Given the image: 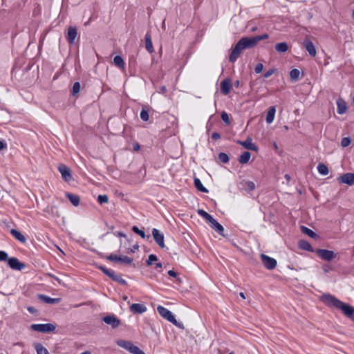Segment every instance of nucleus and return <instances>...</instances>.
<instances>
[{"instance_id": "obj_1", "label": "nucleus", "mask_w": 354, "mask_h": 354, "mask_svg": "<svg viewBox=\"0 0 354 354\" xmlns=\"http://www.w3.org/2000/svg\"><path fill=\"white\" fill-rule=\"evenodd\" d=\"M321 300L328 306L341 310L345 316L354 321V307L352 306L342 302L330 294H324L321 297Z\"/></svg>"}, {"instance_id": "obj_2", "label": "nucleus", "mask_w": 354, "mask_h": 354, "mask_svg": "<svg viewBox=\"0 0 354 354\" xmlns=\"http://www.w3.org/2000/svg\"><path fill=\"white\" fill-rule=\"evenodd\" d=\"M257 44L255 37H243L235 45L230 55L229 60L230 62L236 61L241 51L245 48H252Z\"/></svg>"}, {"instance_id": "obj_3", "label": "nucleus", "mask_w": 354, "mask_h": 354, "mask_svg": "<svg viewBox=\"0 0 354 354\" xmlns=\"http://www.w3.org/2000/svg\"><path fill=\"white\" fill-rule=\"evenodd\" d=\"M30 329L41 333H48L54 332L56 329V326L53 324H33L30 325Z\"/></svg>"}, {"instance_id": "obj_4", "label": "nucleus", "mask_w": 354, "mask_h": 354, "mask_svg": "<svg viewBox=\"0 0 354 354\" xmlns=\"http://www.w3.org/2000/svg\"><path fill=\"white\" fill-rule=\"evenodd\" d=\"M100 269L107 276H109L113 281H117L121 285H127V283L126 280H124L121 274H118L115 272L114 270L111 269L106 268L105 267L100 266Z\"/></svg>"}, {"instance_id": "obj_5", "label": "nucleus", "mask_w": 354, "mask_h": 354, "mask_svg": "<svg viewBox=\"0 0 354 354\" xmlns=\"http://www.w3.org/2000/svg\"><path fill=\"white\" fill-rule=\"evenodd\" d=\"M157 311L161 317L166 319L172 324H176L175 322H176V319L173 313L169 310L162 306H158L157 307Z\"/></svg>"}, {"instance_id": "obj_6", "label": "nucleus", "mask_w": 354, "mask_h": 354, "mask_svg": "<svg viewBox=\"0 0 354 354\" xmlns=\"http://www.w3.org/2000/svg\"><path fill=\"white\" fill-rule=\"evenodd\" d=\"M316 254L322 259L326 261H331L335 259L337 254L332 250L326 249H317Z\"/></svg>"}, {"instance_id": "obj_7", "label": "nucleus", "mask_w": 354, "mask_h": 354, "mask_svg": "<svg viewBox=\"0 0 354 354\" xmlns=\"http://www.w3.org/2000/svg\"><path fill=\"white\" fill-rule=\"evenodd\" d=\"M261 259L262 261V263L265 266L266 268L268 270H272L274 269L277 264V262L276 259L274 258H272L266 254H261Z\"/></svg>"}, {"instance_id": "obj_8", "label": "nucleus", "mask_w": 354, "mask_h": 354, "mask_svg": "<svg viewBox=\"0 0 354 354\" xmlns=\"http://www.w3.org/2000/svg\"><path fill=\"white\" fill-rule=\"evenodd\" d=\"M152 236L154 241L160 248H164L165 247L164 242V235L159 230L153 228L152 230Z\"/></svg>"}, {"instance_id": "obj_9", "label": "nucleus", "mask_w": 354, "mask_h": 354, "mask_svg": "<svg viewBox=\"0 0 354 354\" xmlns=\"http://www.w3.org/2000/svg\"><path fill=\"white\" fill-rule=\"evenodd\" d=\"M8 264L10 268L15 270H21L26 266L24 263H21L16 257H11L8 259Z\"/></svg>"}, {"instance_id": "obj_10", "label": "nucleus", "mask_w": 354, "mask_h": 354, "mask_svg": "<svg viewBox=\"0 0 354 354\" xmlns=\"http://www.w3.org/2000/svg\"><path fill=\"white\" fill-rule=\"evenodd\" d=\"M104 323L111 326L113 328H115L120 325V320L114 315H107L102 318Z\"/></svg>"}, {"instance_id": "obj_11", "label": "nucleus", "mask_w": 354, "mask_h": 354, "mask_svg": "<svg viewBox=\"0 0 354 354\" xmlns=\"http://www.w3.org/2000/svg\"><path fill=\"white\" fill-rule=\"evenodd\" d=\"M58 169L62 175V178L68 182L72 179V175L70 169L64 164H60L58 167Z\"/></svg>"}, {"instance_id": "obj_12", "label": "nucleus", "mask_w": 354, "mask_h": 354, "mask_svg": "<svg viewBox=\"0 0 354 354\" xmlns=\"http://www.w3.org/2000/svg\"><path fill=\"white\" fill-rule=\"evenodd\" d=\"M337 180L340 183L347 184L348 185H354V174L346 173L337 178Z\"/></svg>"}, {"instance_id": "obj_13", "label": "nucleus", "mask_w": 354, "mask_h": 354, "mask_svg": "<svg viewBox=\"0 0 354 354\" xmlns=\"http://www.w3.org/2000/svg\"><path fill=\"white\" fill-rule=\"evenodd\" d=\"M303 46L308 51L309 55L311 57H315L317 54V50L315 45L308 38H306L303 41Z\"/></svg>"}, {"instance_id": "obj_14", "label": "nucleus", "mask_w": 354, "mask_h": 354, "mask_svg": "<svg viewBox=\"0 0 354 354\" xmlns=\"http://www.w3.org/2000/svg\"><path fill=\"white\" fill-rule=\"evenodd\" d=\"M236 142L243 146L245 149L254 151H258V147L252 142V139L248 137L245 140H237Z\"/></svg>"}, {"instance_id": "obj_15", "label": "nucleus", "mask_w": 354, "mask_h": 354, "mask_svg": "<svg viewBox=\"0 0 354 354\" xmlns=\"http://www.w3.org/2000/svg\"><path fill=\"white\" fill-rule=\"evenodd\" d=\"M129 309L134 314H142L147 311V308L142 304H133L130 306Z\"/></svg>"}, {"instance_id": "obj_16", "label": "nucleus", "mask_w": 354, "mask_h": 354, "mask_svg": "<svg viewBox=\"0 0 354 354\" xmlns=\"http://www.w3.org/2000/svg\"><path fill=\"white\" fill-rule=\"evenodd\" d=\"M77 35V30L75 27H68L66 38L70 44H73L75 43Z\"/></svg>"}, {"instance_id": "obj_17", "label": "nucleus", "mask_w": 354, "mask_h": 354, "mask_svg": "<svg viewBox=\"0 0 354 354\" xmlns=\"http://www.w3.org/2000/svg\"><path fill=\"white\" fill-rule=\"evenodd\" d=\"M117 344L129 352L132 353L136 346L133 345L130 341L120 339L117 342Z\"/></svg>"}, {"instance_id": "obj_18", "label": "nucleus", "mask_w": 354, "mask_h": 354, "mask_svg": "<svg viewBox=\"0 0 354 354\" xmlns=\"http://www.w3.org/2000/svg\"><path fill=\"white\" fill-rule=\"evenodd\" d=\"M209 223H210V226L212 228H213L220 235L224 236V227L216 219L212 218V219H211V221H209Z\"/></svg>"}, {"instance_id": "obj_19", "label": "nucleus", "mask_w": 354, "mask_h": 354, "mask_svg": "<svg viewBox=\"0 0 354 354\" xmlns=\"http://www.w3.org/2000/svg\"><path fill=\"white\" fill-rule=\"evenodd\" d=\"M232 88L231 81L229 79H225L221 83V90L223 94L227 95L230 93Z\"/></svg>"}, {"instance_id": "obj_20", "label": "nucleus", "mask_w": 354, "mask_h": 354, "mask_svg": "<svg viewBox=\"0 0 354 354\" xmlns=\"http://www.w3.org/2000/svg\"><path fill=\"white\" fill-rule=\"evenodd\" d=\"M337 112L340 115L344 114L347 109L345 101L340 98L337 100Z\"/></svg>"}, {"instance_id": "obj_21", "label": "nucleus", "mask_w": 354, "mask_h": 354, "mask_svg": "<svg viewBox=\"0 0 354 354\" xmlns=\"http://www.w3.org/2000/svg\"><path fill=\"white\" fill-rule=\"evenodd\" d=\"M275 113H276L275 106H270L268 109V111L267 115H266V122L268 124H271L273 122L274 119Z\"/></svg>"}, {"instance_id": "obj_22", "label": "nucleus", "mask_w": 354, "mask_h": 354, "mask_svg": "<svg viewBox=\"0 0 354 354\" xmlns=\"http://www.w3.org/2000/svg\"><path fill=\"white\" fill-rule=\"evenodd\" d=\"M145 48L149 53L153 52V47L152 44L151 35L149 32H147L145 35Z\"/></svg>"}, {"instance_id": "obj_23", "label": "nucleus", "mask_w": 354, "mask_h": 354, "mask_svg": "<svg viewBox=\"0 0 354 354\" xmlns=\"http://www.w3.org/2000/svg\"><path fill=\"white\" fill-rule=\"evenodd\" d=\"M10 234L21 243H25L26 241V237L17 230L12 229Z\"/></svg>"}, {"instance_id": "obj_24", "label": "nucleus", "mask_w": 354, "mask_h": 354, "mask_svg": "<svg viewBox=\"0 0 354 354\" xmlns=\"http://www.w3.org/2000/svg\"><path fill=\"white\" fill-rule=\"evenodd\" d=\"M113 64L118 68L124 70L125 68V63L123 58L120 55H116L113 58Z\"/></svg>"}, {"instance_id": "obj_25", "label": "nucleus", "mask_w": 354, "mask_h": 354, "mask_svg": "<svg viewBox=\"0 0 354 354\" xmlns=\"http://www.w3.org/2000/svg\"><path fill=\"white\" fill-rule=\"evenodd\" d=\"M288 46L286 42L278 43L275 45V50L279 53H285L288 50Z\"/></svg>"}, {"instance_id": "obj_26", "label": "nucleus", "mask_w": 354, "mask_h": 354, "mask_svg": "<svg viewBox=\"0 0 354 354\" xmlns=\"http://www.w3.org/2000/svg\"><path fill=\"white\" fill-rule=\"evenodd\" d=\"M251 158V153L249 151L243 152L239 158V162L241 164H245L248 162Z\"/></svg>"}, {"instance_id": "obj_27", "label": "nucleus", "mask_w": 354, "mask_h": 354, "mask_svg": "<svg viewBox=\"0 0 354 354\" xmlns=\"http://www.w3.org/2000/svg\"><path fill=\"white\" fill-rule=\"evenodd\" d=\"M66 196L70 202L74 206H77L80 204V198L77 195L73 194H67Z\"/></svg>"}, {"instance_id": "obj_28", "label": "nucleus", "mask_w": 354, "mask_h": 354, "mask_svg": "<svg viewBox=\"0 0 354 354\" xmlns=\"http://www.w3.org/2000/svg\"><path fill=\"white\" fill-rule=\"evenodd\" d=\"M39 298L46 304H56L58 303L60 299L59 298H51L48 296L44 295H39Z\"/></svg>"}, {"instance_id": "obj_29", "label": "nucleus", "mask_w": 354, "mask_h": 354, "mask_svg": "<svg viewBox=\"0 0 354 354\" xmlns=\"http://www.w3.org/2000/svg\"><path fill=\"white\" fill-rule=\"evenodd\" d=\"M194 186L196 187V188L198 190H199V191H201V192H202L203 193H207L208 192V189L203 186V185L202 184L201 180L199 178H194Z\"/></svg>"}, {"instance_id": "obj_30", "label": "nucleus", "mask_w": 354, "mask_h": 354, "mask_svg": "<svg viewBox=\"0 0 354 354\" xmlns=\"http://www.w3.org/2000/svg\"><path fill=\"white\" fill-rule=\"evenodd\" d=\"M35 348L37 354H49L48 350L40 343L35 344Z\"/></svg>"}, {"instance_id": "obj_31", "label": "nucleus", "mask_w": 354, "mask_h": 354, "mask_svg": "<svg viewBox=\"0 0 354 354\" xmlns=\"http://www.w3.org/2000/svg\"><path fill=\"white\" fill-rule=\"evenodd\" d=\"M317 170L320 174L324 175V176L327 175L329 172V170H328V168L327 167V166L323 163L318 164Z\"/></svg>"}, {"instance_id": "obj_32", "label": "nucleus", "mask_w": 354, "mask_h": 354, "mask_svg": "<svg viewBox=\"0 0 354 354\" xmlns=\"http://www.w3.org/2000/svg\"><path fill=\"white\" fill-rule=\"evenodd\" d=\"M299 247L306 251L313 252V249L309 242L307 241H301L299 242Z\"/></svg>"}, {"instance_id": "obj_33", "label": "nucleus", "mask_w": 354, "mask_h": 354, "mask_svg": "<svg viewBox=\"0 0 354 354\" xmlns=\"http://www.w3.org/2000/svg\"><path fill=\"white\" fill-rule=\"evenodd\" d=\"M301 229L303 233L311 238H315L317 236V234L307 227L301 226Z\"/></svg>"}, {"instance_id": "obj_34", "label": "nucleus", "mask_w": 354, "mask_h": 354, "mask_svg": "<svg viewBox=\"0 0 354 354\" xmlns=\"http://www.w3.org/2000/svg\"><path fill=\"white\" fill-rule=\"evenodd\" d=\"M132 230L133 232H135L136 234L140 235L142 239H149L150 238V236L148 235L147 236L145 233L144 231L140 230L137 226H133L132 227Z\"/></svg>"}, {"instance_id": "obj_35", "label": "nucleus", "mask_w": 354, "mask_h": 354, "mask_svg": "<svg viewBox=\"0 0 354 354\" xmlns=\"http://www.w3.org/2000/svg\"><path fill=\"white\" fill-rule=\"evenodd\" d=\"M197 212L201 216H202L203 218H205L208 222L211 221V219H212V218H213L209 214H208L207 212H205L203 209H200L198 210Z\"/></svg>"}, {"instance_id": "obj_36", "label": "nucleus", "mask_w": 354, "mask_h": 354, "mask_svg": "<svg viewBox=\"0 0 354 354\" xmlns=\"http://www.w3.org/2000/svg\"><path fill=\"white\" fill-rule=\"evenodd\" d=\"M299 75L300 71L297 68L292 69L290 72V78L294 81L297 80L299 78Z\"/></svg>"}, {"instance_id": "obj_37", "label": "nucleus", "mask_w": 354, "mask_h": 354, "mask_svg": "<svg viewBox=\"0 0 354 354\" xmlns=\"http://www.w3.org/2000/svg\"><path fill=\"white\" fill-rule=\"evenodd\" d=\"M218 159L223 163H227L229 161V156L227 153L221 152L218 154Z\"/></svg>"}, {"instance_id": "obj_38", "label": "nucleus", "mask_w": 354, "mask_h": 354, "mask_svg": "<svg viewBox=\"0 0 354 354\" xmlns=\"http://www.w3.org/2000/svg\"><path fill=\"white\" fill-rule=\"evenodd\" d=\"M140 115V118L145 122L148 121L149 119V112L147 110H145V109H142Z\"/></svg>"}, {"instance_id": "obj_39", "label": "nucleus", "mask_w": 354, "mask_h": 354, "mask_svg": "<svg viewBox=\"0 0 354 354\" xmlns=\"http://www.w3.org/2000/svg\"><path fill=\"white\" fill-rule=\"evenodd\" d=\"M158 261V257L156 255L151 254L148 257V259L147 260V266H151L155 261Z\"/></svg>"}, {"instance_id": "obj_40", "label": "nucleus", "mask_w": 354, "mask_h": 354, "mask_svg": "<svg viewBox=\"0 0 354 354\" xmlns=\"http://www.w3.org/2000/svg\"><path fill=\"white\" fill-rule=\"evenodd\" d=\"M80 84L79 82H75L72 88V95H76L80 91Z\"/></svg>"}, {"instance_id": "obj_41", "label": "nucleus", "mask_w": 354, "mask_h": 354, "mask_svg": "<svg viewBox=\"0 0 354 354\" xmlns=\"http://www.w3.org/2000/svg\"><path fill=\"white\" fill-rule=\"evenodd\" d=\"M119 262H122L123 263L129 265L133 262V259L129 257H127V256H123V257H120V259Z\"/></svg>"}, {"instance_id": "obj_42", "label": "nucleus", "mask_w": 354, "mask_h": 354, "mask_svg": "<svg viewBox=\"0 0 354 354\" xmlns=\"http://www.w3.org/2000/svg\"><path fill=\"white\" fill-rule=\"evenodd\" d=\"M97 202L100 204L107 203L109 202V198L106 195H99L97 196Z\"/></svg>"}, {"instance_id": "obj_43", "label": "nucleus", "mask_w": 354, "mask_h": 354, "mask_svg": "<svg viewBox=\"0 0 354 354\" xmlns=\"http://www.w3.org/2000/svg\"><path fill=\"white\" fill-rule=\"evenodd\" d=\"M221 118L226 124H229L230 123L229 115L225 111H223L221 113Z\"/></svg>"}, {"instance_id": "obj_44", "label": "nucleus", "mask_w": 354, "mask_h": 354, "mask_svg": "<svg viewBox=\"0 0 354 354\" xmlns=\"http://www.w3.org/2000/svg\"><path fill=\"white\" fill-rule=\"evenodd\" d=\"M245 188L248 191H252L255 189V184L252 181H247L245 183Z\"/></svg>"}, {"instance_id": "obj_45", "label": "nucleus", "mask_w": 354, "mask_h": 354, "mask_svg": "<svg viewBox=\"0 0 354 354\" xmlns=\"http://www.w3.org/2000/svg\"><path fill=\"white\" fill-rule=\"evenodd\" d=\"M351 138L349 137H345L342 139L341 145L343 147H348L351 144Z\"/></svg>"}, {"instance_id": "obj_46", "label": "nucleus", "mask_w": 354, "mask_h": 354, "mask_svg": "<svg viewBox=\"0 0 354 354\" xmlns=\"http://www.w3.org/2000/svg\"><path fill=\"white\" fill-rule=\"evenodd\" d=\"M107 259H109L111 261L119 262L120 259V257L118 256L116 254H111L107 257Z\"/></svg>"}, {"instance_id": "obj_47", "label": "nucleus", "mask_w": 354, "mask_h": 354, "mask_svg": "<svg viewBox=\"0 0 354 354\" xmlns=\"http://www.w3.org/2000/svg\"><path fill=\"white\" fill-rule=\"evenodd\" d=\"M322 269L324 270V272L325 273H328L329 272H330L331 270H333V267L332 265L329 264V263H327V264H324L323 266H322Z\"/></svg>"}, {"instance_id": "obj_48", "label": "nucleus", "mask_w": 354, "mask_h": 354, "mask_svg": "<svg viewBox=\"0 0 354 354\" xmlns=\"http://www.w3.org/2000/svg\"><path fill=\"white\" fill-rule=\"evenodd\" d=\"M268 35L265 33L263 35H258V36H255V39L257 40V42L258 43L259 41H261V40H264V39H266L268 38Z\"/></svg>"}, {"instance_id": "obj_49", "label": "nucleus", "mask_w": 354, "mask_h": 354, "mask_svg": "<svg viewBox=\"0 0 354 354\" xmlns=\"http://www.w3.org/2000/svg\"><path fill=\"white\" fill-rule=\"evenodd\" d=\"M263 69V65L262 64H257L254 68V71L256 73H260L262 72Z\"/></svg>"}, {"instance_id": "obj_50", "label": "nucleus", "mask_w": 354, "mask_h": 354, "mask_svg": "<svg viewBox=\"0 0 354 354\" xmlns=\"http://www.w3.org/2000/svg\"><path fill=\"white\" fill-rule=\"evenodd\" d=\"M8 254L4 251H0V261H8Z\"/></svg>"}, {"instance_id": "obj_51", "label": "nucleus", "mask_w": 354, "mask_h": 354, "mask_svg": "<svg viewBox=\"0 0 354 354\" xmlns=\"http://www.w3.org/2000/svg\"><path fill=\"white\" fill-rule=\"evenodd\" d=\"M274 69H270L268 70V71H266L264 75H263V77L265 78H268L270 76H271L274 73Z\"/></svg>"}, {"instance_id": "obj_52", "label": "nucleus", "mask_w": 354, "mask_h": 354, "mask_svg": "<svg viewBox=\"0 0 354 354\" xmlns=\"http://www.w3.org/2000/svg\"><path fill=\"white\" fill-rule=\"evenodd\" d=\"M211 137L212 140H217L221 138V135L218 132H213Z\"/></svg>"}, {"instance_id": "obj_53", "label": "nucleus", "mask_w": 354, "mask_h": 354, "mask_svg": "<svg viewBox=\"0 0 354 354\" xmlns=\"http://www.w3.org/2000/svg\"><path fill=\"white\" fill-rule=\"evenodd\" d=\"M133 354H145L142 350H140L138 346H136L133 351L131 353Z\"/></svg>"}, {"instance_id": "obj_54", "label": "nucleus", "mask_w": 354, "mask_h": 354, "mask_svg": "<svg viewBox=\"0 0 354 354\" xmlns=\"http://www.w3.org/2000/svg\"><path fill=\"white\" fill-rule=\"evenodd\" d=\"M168 274L170 276V277H177V273L172 270H170L168 271Z\"/></svg>"}, {"instance_id": "obj_55", "label": "nucleus", "mask_w": 354, "mask_h": 354, "mask_svg": "<svg viewBox=\"0 0 354 354\" xmlns=\"http://www.w3.org/2000/svg\"><path fill=\"white\" fill-rule=\"evenodd\" d=\"M27 310H28V312H30V313H35L36 312V309L32 307V306H28L27 308Z\"/></svg>"}, {"instance_id": "obj_56", "label": "nucleus", "mask_w": 354, "mask_h": 354, "mask_svg": "<svg viewBox=\"0 0 354 354\" xmlns=\"http://www.w3.org/2000/svg\"><path fill=\"white\" fill-rule=\"evenodd\" d=\"M6 148V144L4 143L3 141L0 140V150H2Z\"/></svg>"}, {"instance_id": "obj_57", "label": "nucleus", "mask_w": 354, "mask_h": 354, "mask_svg": "<svg viewBox=\"0 0 354 354\" xmlns=\"http://www.w3.org/2000/svg\"><path fill=\"white\" fill-rule=\"evenodd\" d=\"M53 279H55V281H57L59 283H61V280L56 276L53 275V274H49Z\"/></svg>"}, {"instance_id": "obj_58", "label": "nucleus", "mask_w": 354, "mask_h": 354, "mask_svg": "<svg viewBox=\"0 0 354 354\" xmlns=\"http://www.w3.org/2000/svg\"><path fill=\"white\" fill-rule=\"evenodd\" d=\"M284 178L286 180V184H288L290 180V176L289 174H285Z\"/></svg>"}, {"instance_id": "obj_59", "label": "nucleus", "mask_w": 354, "mask_h": 354, "mask_svg": "<svg viewBox=\"0 0 354 354\" xmlns=\"http://www.w3.org/2000/svg\"><path fill=\"white\" fill-rule=\"evenodd\" d=\"M175 323L176 324H174L175 326H178L180 328H183V324H181V323H180V322H178L177 321Z\"/></svg>"}, {"instance_id": "obj_60", "label": "nucleus", "mask_w": 354, "mask_h": 354, "mask_svg": "<svg viewBox=\"0 0 354 354\" xmlns=\"http://www.w3.org/2000/svg\"><path fill=\"white\" fill-rule=\"evenodd\" d=\"M162 268V263L158 262V263H156V266H155V268H156V269H158V268Z\"/></svg>"}, {"instance_id": "obj_61", "label": "nucleus", "mask_w": 354, "mask_h": 354, "mask_svg": "<svg viewBox=\"0 0 354 354\" xmlns=\"http://www.w3.org/2000/svg\"><path fill=\"white\" fill-rule=\"evenodd\" d=\"M133 149L135 151H138V150L140 149V145H139L138 143H136V144L133 145Z\"/></svg>"}, {"instance_id": "obj_62", "label": "nucleus", "mask_w": 354, "mask_h": 354, "mask_svg": "<svg viewBox=\"0 0 354 354\" xmlns=\"http://www.w3.org/2000/svg\"><path fill=\"white\" fill-rule=\"evenodd\" d=\"M117 236H118L120 237H125L126 236L125 234H124L122 232H117Z\"/></svg>"}, {"instance_id": "obj_63", "label": "nucleus", "mask_w": 354, "mask_h": 354, "mask_svg": "<svg viewBox=\"0 0 354 354\" xmlns=\"http://www.w3.org/2000/svg\"><path fill=\"white\" fill-rule=\"evenodd\" d=\"M160 90H161V92H162V93H165V92L167 91V88H166V87H165V86H162V87L160 88Z\"/></svg>"}, {"instance_id": "obj_64", "label": "nucleus", "mask_w": 354, "mask_h": 354, "mask_svg": "<svg viewBox=\"0 0 354 354\" xmlns=\"http://www.w3.org/2000/svg\"><path fill=\"white\" fill-rule=\"evenodd\" d=\"M81 354H91V353L88 351H86L82 352Z\"/></svg>"}]
</instances>
